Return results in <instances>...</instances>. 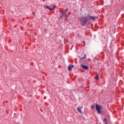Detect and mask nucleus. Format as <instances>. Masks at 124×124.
<instances>
[{
    "label": "nucleus",
    "mask_w": 124,
    "mask_h": 124,
    "mask_svg": "<svg viewBox=\"0 0 124 124\" xmlns=\"http://www.w3.org/2000/svg\"><path fill=\"white\" fill-rule=\"evenodd\" d=\"M95 19H97V16H92L88 15L86 16L81 17L80 21L82 23V26H86L88 21H91V20H94Z\"/></svg>",
    "instance_id": "f257e3e1"
},
{
    "label": "nucleus",
    "mask_w": 124,
    "mask_h": 124,
    "mask_svg": "<svg viewBox=\"0 0 124 124\" xmlns=\"http://www.w3.org/2000/svg\"><path fill=\"white\" fill-rule=\"evenodd\" d=\"M95 108L98 113L100 114V113H101L100 109H102V106H99L98 104H95Z\"/></svg>",
    "instance_id": "f03ea898"
},
{
    "label": "nucleus",
    "mask_w": 124,
    "mask_h": 124,
    "mask_svg": "<svg viewBox=\"0 0 124 124\" xmlns=\"http://www.w3.org/2000/svg\"><path fill=\"white\" fill-rule=\"evenodd\" d=\"M81 66L83 69H85V70H88L89 69V67L88 66H85L83 64H81Z\"/></svg>",
    "instance_id": "7ed1b4c3"
},
{
    "label": "nucleus",
    "mask_w": 124,
    "mask_h": 124,
    "mask_svg": "<svg viewBox=\"0 0 124 124\" xmlns=\"http://www.w3.org/2000/svg\"><path fill=\"white\" fill-rule=\"evenodd\" d=\"M73 67H74V65H69V66L68 67V69L69 71H71V70H72V68H73Z\"/></svg>",
    "instance_id": "20e7f679"
},
{
    "label": "nucleus",
    "mask_w": 124,
    "mask_h": 124,
    "mask_svg": "<svg viewBox=\"0 0 124 124\" xmlns=\"http://www.w3.org/2000/svg\"><path fill=\"white\" fill-rule=\"evenodd\" d=\"M81 109H83V107H80L77 108V110L78 112L80 113V114H82V110H81Z\"/></svg>",
    "instance_id": "39448f33"
},
{
    "label": "nucleus",
    "mask_w": 124,
    "mask_h": 124,
    "mask_svg": "<svg viewBox=\"0 0 124 124\" xmlns=\"http://www.w3.org/2000/svg\"><path fill=\"white\" fill-rule=\"evenodd\" d=\"M62 16L63 17H65V19H67L68 17H67V15H66V13H62Z\"/></svg>",
    "instance_id": "423d86ee"
},
{
    "label": "nucleus",
    "mask_w": 124,
    "mask_h": 124,
    "mask_svg": "<svg viewBox=\"0 0 124 124\" xmlns=\"http://www.w3.org/2000/svg\"><path fill=\"white\" fill-rule=\"evenodd\" d=\"M45 8H47L48 9V10H50V11L54 10V9L51 8L49 7V6H46Z\"/></svg>",
    "instance_id": "0eeeda50"
},
{
    "label": "nucleus",
    "mask_w": 124,
    "mask_h": 124,
    "mask_svg": "<svg viewBox=\"0 0 124 124\" xmlns=\"http://www.w3.org/2000/svg\"><path fill=\"white\" fill-rule=\"evenodd\" d=\"M96 80H98V75H97L95 78Z\"/></svg>",
    "instance_id": "6e6552de"
},
{
    "label": "nucleus",
    "mask_w": 124,
    "mask_h": 124,
    "mask_svg": "<svg viewBox=\"0 0 124 124\" xmlns=\"http://www.w3.org/2000/svg\"><path fill=\"white\" fill-rule=\"evenodd\" d=\"M104 122H107V119L106 118H104L103 120Z\"/></svg>",
    "instance_id": "1a4fd4ad"
},
{
    "label": "nucleus",
    "mask_w": 124,
    "mask_h": 124,
    "mask_svg": "<svg viewBox=\"0 0 124 124\" xmlns=\"http://www.w3.org/2000/svg\"><path fill=\"white\" fill-rule=\"evenodd\" d=\"M91 108H92V109H94V106H92L91 107Z\"/></svg>",
    "instance_id": "9d476101"
},
{
    "label": "nucleus",
    "mask_w": 124,
    "mask_h": 124,
    "mask_svg": "<svg viewBox=\"0 0 124 124\" xmlns=\"http://www.w3.org/2000/svg\"><path fill=\"white\" fill-rule=\"evenodd\" d=\"M81 61H82V60H85V57L81 58Z\"/></svg>",
    "instance_id": "9b49d317"
},
{
    "label": "nucleus",
    "mask_w": 124,
    "mask_h": 124,
    "mask_svg": "<svg viewBox=\"0 0 124 124\" xmlns=\"http://www.w3.org/2000/svg\"><path fill=\"white\" fill-rule=\"evenodd\" d=\"M32 38H34V36L32 35Z\"/></svg>",
    "instance_id": "f8f14e48"
},
{
    "label": "nucleus",
    "mask_w": 124,
    "mask_h": 124,
    "mask_svg": "<svg viewBox=\"0 0 124 124\" xmlns=\"http://www.w3.org/2000/svg\"><path fill=\"white\" fill-rule=\"evenodd\" d=\"M65 11V12H66V11H67V9H66Z\"/></svg>",
    "instance_id": "ddd939ff"
}]
</instances>
